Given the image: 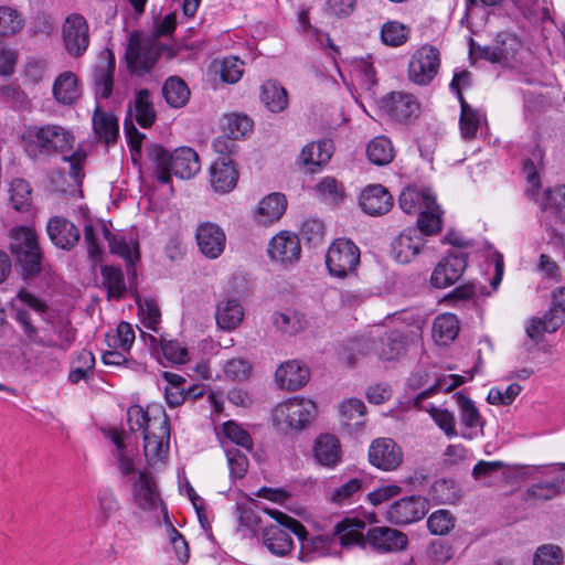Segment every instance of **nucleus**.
<instances>
[{"instance_id": "nucleus-1", "label": "nucleus", "mask_w": 565, "mask_h": 565, "mask_svg": "<svg viewBox=\"0 0 565 565\" xmlns=\"http://www.w3.org/2000/svg\"><path fill=\"white\" fill-rule=\"evenodd\" d=\"M127 422L131 431L143 433V451L149 465L163 462L170 448V420L166 412L158 406L143 409L132 405L127 411Z\"/></svg>"}, {"instance_id": "nucleus-2", "label": "nucleus", "mask_w": 565, "mask_h": 565, "mask_svg": "<svg viewBox=\"0 0 565 565\" xmlns=\"http://www.w3.org/2000/svg\"><path fill=\"white\" fill-rule=\"evenodd\" d=\"M147 154L153 166L154 175L161 183H169L171 174L180 179H191L201 170L199 154L189 147L178 148L170 153L162 146L151 143L147 146Z\"/></svg>"}, {"instance_id": "nucleus-3", "label": "nucleus", "mask_w": 565, "mask_h": 565, "mask_svg": "<svg viewBox=\"0 0 565 565\" xmlns=\"http://www.w3.org/2000/svg\"><path fill=\"white\" fill-rule=\"evenodd\" d=\"M22 140L26 154L32 159L55 156L72 150L75 137L60 125L30 126Z\"/></svg>"}, {"instance_id": "nucleus-4", "label": "nucleus", "mask_w": 565, "mask_h": 565, "mask_svg": "<svg viewBox=\"0 0 565 565\" xmlns=\"http://www.w3.org/2000/svg\"><path fill=\"white\" fill-rule=\"evenodd\" d=\"M10 238L17 273L24 281L35 279L42 271L43 259L36 233L31 227L20 226L11 231Z\"/></svg>"}, {"instance_id": "nucleus-5", "label": "nucleus", "mask_w": 565, "mask_h": 565, "mask_svg": "<svg viewBox=\"0 0 565 565\" xmlns=\"http://www.w3.org/2000/svg\"><path fill=\"white\" fill-rule=\"evenodd\" d=\"M398 203L405 213H418L417 226L426 236L441 230L440 209L429 189L407 186L402 191Z\"/></svg>"}, {"instance_id": "nucleus-6", "label": "nucleus", "mask_w": 565, "mask_h": 565, "mask_svg": "<svg viewBox=\"0 0 565 565\" xmlns=\"http://www.w3.org/2000/svg\"><path fill=\"white\" fill-rule=\"evenodd\" d=\"M264 512L277 522V524L265 526L263 530V543L271 554L285 556L292 551L291 533L300 541L307 539V530L296 519L274 509H264Z\"/></svg>"}, {"instance_id": "nucleus-7", "label": "nucleus", "mask_w": 565, "mask_h": 565, "mask_svg": "<svg viewBox=\"0 0 565 565\" xmlns=\"http://www.w3.org/2000/svg\"><path fill=\"white\" fill-rule=\"evenodd\" d=\"M162 51H167L168 57L174 56V51L163 46L154 38L132 32L128 35L125 52L127 70L131 74L145 75L156 65Z\"/></svg>"}, {"instance_id": "nucleus-8", "label": "nucleus", "mask_w": 565, "mask_h": 565, "mask_svg": "<svg viewBox=\"0 0 565 565\" xmlns=\"http://www.w3.org/2000/svg\"><path fill=\"white\" fill-rule=\"evenodd\" d=\"M316 404L302 397L279 403L271 412L274 425L282 431L301 430L315 417Z\"/></svg>"}, {"instance_id": "nucleus-9", "label": "nucleus", "mask_w": 565, "mask_h": 565, "mask_svg": "<svg viewBox=\"0 0 565 565\" xmlns=\"http://www.w3.org/2000/svg\"><path fill=\"white\" fill-rule=\"evenodd\" d=\"M565 322V287H557L552 292V306L544 317H533L525 326L527 337L537 342L543 333L557 331Z\"/></svg>"}, {"instance_id": "nucleus-10", "label": "nucleus", "mask_w": 565, "mask_h": 565, "mask_svg": "<svg viewBox=\"0 0 565 565\" xmlns=\"http://www.w3.org/2000/svg\"><path fill=\"white\" fill-rule=\"evenodd\" d=\"M360 263V249L350 239L338 238L329 247L326 264L330 274L343 278L353 273Z\"/></svg>"}, {"instance_id": "nucleus-11", "label": "nucleus", "mask_w": 565, "mask_h": 565, "mask_svg": "<svg viewBox=\"0 0 565 565\" xmlns=\"http://www.w3.org/2000/svg\"><path fill=\"white\" fill-rule=\"evenodd\" d=\"M439 66V51L433 45H423L409 60L408 78L417 85H427L437 75Z\"/></svg>"}, {"instance_id": "nucleus-12", "label": "nucleus", "mask_w": 565, "mask_h": 565, "mask_svg": "<svg viewBox=\"0 0 565 565\" xmlns=\"http://www.w3.org/2000/svg\"><path fill=\"white\" fill-rule=\"evenodd\" d=\"M63 42L67 53L82 56L89 45V29L86 19L77 13L68 15L63 24Z\"/></svg>"}, {"instance_id": "nucleus-13", "label": "nucleus", "mask_w": 565, "mask_h": 565, "mask_svg": "<svg viewBox=\"0 0 565 565\" xmlns=\"http://www.w3.org/2000/svg\"><path fill=\"white\" fill-rule=\"evenodd\" d=\"M428 511V501L422 495H409L395 501L386 518L391 523L406 525L423 519Z\"/></svg>"}, {"instance_id": "nucleus-14", "label": "nucleus", "mask_w": 565, "mask_h": 565, "mask_svg": "<svg viewBox=\"0 0 565 565\" xmlns=\"http://www.w3.org/2000/svg\"><path fill=\"white\" fill-rule=\"evenodd\" d=\"M467 266V254L463 252L449 253L435 267L430 282L436 288H447L461 278Z\"/></svg>"}, {"instance_id": "nucleus-15", "label": "nucleus", "mask_w": 565, "mask_h": 565, "mask_svg": "<svg viewBox=\"0 0 565 565\" xmlns=\"http://www.w3.org/2000/svg\"><path fill=\"white\" fill-rule=\"evenodd\" d=\"M402 448L391 438H377L369 448V460L372 466L383 471L396 470L403 462Z\"/></svg>"}, {"instance_id": "nucleus-16", "label": "nucleus", "mask_w": 565, "mask_h": 565, "mask_svg": "<svg viewBox=\"0 0 565 565\" xmlns=\"http://www.w3.org/2000/svg\"><path fill=\"white\" fill-rule=\"evenodd\" d=\"M455 398L459 408L460 436L467 440H473L482 436L484 419L475 403L462 393H456Z\"/></svg>"}, {"instance_id": "nucleus-17", "label": "nucleus", "mask_w": 565, "mask_h": 565, "mask_svg": "<svg viewBox=\"0 0 565 565\" xmlns=\"http://www.w3.org/2000/svg\"><path fill=\"white\" fill-rule=\"evenodd\" d=\"M268 255L271 260L282 265L299 260L301 246L298 236L288 231H281L269 242Z\"/></svg>"}, {"instance_id": "nucleus-18", "label": "nucleus", "mask_w": 565, "mask_h": 565, "mask_svg": "<svg viewBox=\"0 0 565 565\" xmlns=\"http://www.w3.org/2000/svg\"><path fill=\"white\" fill-rule=\"evenodd\" d=\"M195 237L200 252L206 258L216 259L225 249L226 236L217 224L211 222L200 224Z\"/></svg>"}, {"instance_id": "nucleus-19", "label": "nucleus", "mask_w": 565, "mask_h": 565, "mask_svg": "<svg viewBox=\"0 0 565 565\" xmlns=\"http://www.w3.org/2000/svg\"><path fill=\"white\" fill-rule=\"evenodd\" d=\"M423 233L417 227H407L393 241L392 256L401 264L412 262L420 252L425 244Z\"/></svg>"}, {"instance_id": "nucleus-20", "label": "nucleus", "mask_w": 565, "mask_h": 565, "mask_svg": "<svg viewBox=\"0 0 565 565\" xmlns=\"http://www.w3.org/2000/svg\"><path fill=\"white\" fill-rule=\"evenodd\" d=\"M522 44L518 36L509 32H501L497 35L492 45L483 49V56L503 65H512Z\"/></svg>"}, {"instance_id": "nucleus-21", "label": "nucleus", "mask_w": 565, "mask_h": 565, "mask_svg": "<svg viewBox=\"0 0 565 565\" xmlns=\"http://www.w3.org/2000/svg\"><path fill=\"white\" fill-rule=\"evenodd\" d=\"M366 542L380 553L398 552L406 547L407 536L392 527L376 526L366 533Z\"/></svg>"}, {"instance_id": "nucleus-22", "label": "nucleus", "mask_w": 565, "mask_h": 565, "mask_svg": "<svg viewBox=\"0 0 565 565\" xmlns=\"http://www.w3.org/2000/svg\"><path fill=\"white\" fill-rule=\"evenodd\" d=\"M51 242L61 249L71 250L79 241V230L63 216H54L46 224Z\"/></svg>"}, {"instance_id": "nucleus-23", "label": "nucleus", "mask_w": 565, "mask_h": 565, "mask_svg": "<svg viewBox=\"0 0 565 565\" xmlns=\"http://www.w3.org/2000/svg\"><path fill=\"white\" fill-rule=\"evenodd\" d=\"M386 113L397 121H408L419 114V104L416 98L406 93H391L383 103Z\"/></svg>"}, {"instance_id": "nucleus-24", "label": "nucleus", "mask_w": 565, "mask_h": 565, "mask_svg": "<svg viewBox=\"0 0 565 565\" xmlns=\"http://www.w3.org/2000/svg\"><path fill=\"white\" fill-rule=\"evenodd\" d=\"M309 379V369L295 360L280 364L275 373L277 385L288 391H295L305 386Z\"/></svg>"}, {"instance_id": "nucleus-25", "label": "nucleus", "mask_w": 565, "mask_h": 565, "mask_svg": "<svg viewBox=\"0 0 565 565\" xmlns=\"http://www.w3.org/2000/svg\"><path fill=\"white\" fill-rule=\"evenodd\" d=\"M360 205L366 214L382 215L391 210L393 196L381 184L369 185L360 195Z\"/></svg>"}, {"instance_id": "nucleus-26", "label": "nucleus", "mask_w": 565, "mask_h": 565, "mask_svg": "<svg viewBox=\"0 0 565 565\" xmlns=\"http://www.w3.org/2000/svg\"><path fill=\"white\" fill-rule=\"evenodd\" d=\"M332 156V143L330 140L310 142L305 146L299 156V163L309 173H316L324 166Z\"/></svg>"}, {"instance_id": "nucleus-27", "label": "nucleus", "mask_w": 565, "mask_h": 565, "mask_svg": "<svg viewBox=\"0 0 565 565\" xmlns=\"http://www.w3.org/2000/svg\"><path fill=\"white\" fill-rule=\"evenodd\" d=\"M238 173L230 158H220L211 167V184L216 192L226 193L236 186Z\"/></svg>"}, {"instance_id": "nucleus-28", "label": "nucleus", "mask_w": 565, "mask_h": 565, "mask_svg": "<svg viewBox=\"0 0 565 565\" xmlns=\"http://www.w3.org/2000/svg\"><path fill=\"white\" fill-rule=\"evenodd\" d=\"M286 207L287 200L284 194L270 193L258 203L255 210V218L260 224H271L282 216Z\"/></svg>"}, {"instance_id": "nucleus-29", "label": "nucleus", "mask_w": 565, "mask_h": 565, "mask_svg": "<svg viewBox=\"0 0 565 565\" xmlns=\"http://www.w3.org/2000/svg\"><path fill=\"white\" fill-rule=\"evenodd\" d=\"M135 503L142 510L156 509L159 504V493L152 477L146 472H140L137 481L134 483Z\"/></svg>"}, {"instance_id": "nucleus-30", "label": "nucleus", "mask_w": 565, "mask_h": 565, "mask_svg": "<svg viewBox=\"0 0 565 565\" xmlns=\"http://www.w3.org/2000/svg\"><path fill=\"white\" fill-rule=\"evenodd\" d=\"M52 93L58 104H73L81 96L76 75L71 71L61 73L54 81Z\"/></svg>"}, {"instance_id": "nucleus-31", "label": "nucleus", "mask_w": 565, "mask_h": 565, "mask_svg": "<svg viewBox=\"0 0 565 565\" xmlns=\"http://www.w3.org/2000/svg\"><path fill=\"white\" fill-rule=\"evenodd\" d=\"M105 64L98 65L94 72L95 93L98 97L108 98L113 92L115 55L110 50L105 51Z\"/></svg>"}, {"instance_id": "nucleus-32", "label": "nucleus", "mask_w": 565, "mask_h": 565, "mask_svg": "<svg viewBox=\"0 0 565 565\" xmlns=\"http://www.w3.org/2000/svg\"><path fill=\"white\" fill-rule=\"evenodd\" d=\"M243 318L244 310L238 300L226 298L217 303L215 319L221 329L233 330L241 324Z\"/></svg>"}, {"instance_id": "nucleus-33", "label": "nucleus", "mask_w": 565, "mask_h": 565, "mask_svg": "<svg viewBox=\"0 0 565 565\" xmlns=\"http://www.w3.org/2000/svg\"><path fill=\"white\" fill-rule=\"evenodd\" d=\"M365 529V523L361 520H351L345 519L338 522L333 526L332 536L337 537L340 544L344 547L354 545V544H364L363 530Z\"/></svg>"}, {"instance_id": "nucleus-34", "label": "nucleus", "mask_w": 565, "mask_h": 565, "mask_svg": "<svg viewBox=\"0 0 565 565\" xmlns=\"http://www.w3.org/2000/svg\"><path fill=\"white\" fill-rule=\"evenodd\" d=\"M315 457L317 461L326 467H334L340 461L339 439L331 435H320L315 443Z\"/></svg>"}, {"instance_id": "nucleus-35", "label": "nucleus", "mask_w": 565, "mask_h": 565, "mask_svg": "<svg viewBox=\"0 0 565 565\" xmlns=\"http://www.w3.org/2000/svg\"><path fill=\"white\" fill-rule=\"evenodd\" d=\"M93 129L106 143L114 142L119 135L118 119L113 113L104 111L97 105L93 116Z\"/></svg>"}, {"instance_id": "nucleus-36", "label": "nucleus", "mask_w": 565, "mask_h": 565, "mask_svg": "<svg viewBox=\"0 0 565 565\" xmlns=\"http://www.w3.org/2000/svg\"><path fill=\"white\" fill-rule=\"evenodd\" d=\"M273 323L275 328L287 335H295L305 330L307 320L305 315L292 309L275 312L273 315Z\"/></svg>"}, {"instance_id": "nucleus-37", "label": "nucleus", "mask_w": 565, "mask_h": 565, "mask_svg": "<svg viewBox=\"0 0 565 565\" xmlns=\"http://www.w3.org/2000/svg\"><path fill=\"white\" fill-rule=\"evenodd\" d=\"M260 99L273 113H280L288 105L286 89L275 81H267L262 85Z\"/></svg>"}, {"instance_id": "nucleus-38", "label": "nucleus", "mask_w": 565, "mask_h": 565, "mask_svg": "<svg viewBox=\"0 0 565 565\" xmlns=\"http://www.w3.org/2000/svg\"><path fill=\"white\" fill-rule=\"evenodd\" d=\"M459 103L461 108L460 114V132L465 139L476 138L477 131L483 119V115L471 105H469L463 98L462 94H459Z\"/></svg>"}, {"instance_id": "nucleus-39", "label": "nucleus", "mask_w": 565, "mask_h": 565, "mask_svg": "<svg viewBox=\"0 0 565 565\" xmlns=\"http://www.w3.org/2000/svg\"><path fill=\"white\" fill-rule=\"evenodd\" d=\"M365 409L364 403L359 398H349L342 402L340 405L342 424L348 427L350 431L359 430L364 424L363 416Z\"/></svg>"}, {"instance_id": "nucleus-40", "label": "nucleus", "mask_w": 565, "mask_h": 565, "mask_svg": "<svg viewBox=\"0 0 565 565\" xmlns=\"http://www.w3.org/2000/svg\"><path fill=\"white\" fill-rule=\"evenodd\" d=\"M459 331V321L452 313L438 316L433 324V337L438 344L446 345L452 341Z\"/></svg>"}, {"instance_id": "nucleus-41", "label": "nucleus", "mask_w": 565, "mask_h": 565, "mask_svg": "<svg viewBox=\"0 0 565 565\" xmlns=\"http://www.w3.org/2000/svg\"><path fill=\"white\" fill-rule=\"evenodd\" d=\"M162 95L171 107L181 108L189 102L190 90L184 81L172 76L164 82Z\"/></svg>"}, {"instance_id": "nucleus-42", "label": "nucleus", "mask_w": 565, "mask_h": 565, "mask_svg": "<svg viewBox=\"0 0 565 565\" xmlns=\"http://www.w3.org/2000/svg\"><path fill=\"white\" fill-rule=\"evenodd\" d=\"M134 109L135 118L142 128H149L154 122L157 115L148 89L136 93Z\"/></svg>"}, {"instance_id": "nucleus-43", "label": "nucleus", "mask_w": 565, "mask_h": 565, "mask_svg": "<svg viewBox=\"0 0 565 565\" xmlns=\"http://www.w3.org/2000/svg\"><path fill=\"white\" fill-rule=\"evenodd\" d=\"M366 154L372 163L386 166L394 158V148L390 139L384 136H379L367 143Z\"/></svg>"}, {"instance_id": "nucleus-44", "label": "nucleus", "mask_w": 565, "mask_h": 565, "mask_svg": "<svg viewBox=\"0 0 565 565\" xmlns=\"http://www.w3.org/2000/svg\"><path fill=\"white\" fill-rule=\"evenodd\" d=\"M107 239L110 252L122 257L128 267L134 266L139 259L138 244L136 242H127L118 235L108 236Z\"/></svg>"}, {"instance_id": "nucleus-45", "label": "nucleus", "mask_w": 565, "mask_h": 565, "mask_svg": "<svg viewBox=\"0 0 565 565\" xmlns=\"http://www.w3.org/2000/svg\"><path fill=\"white\" fill-rule=\"evenodd\" d=\"M465 383V377L461 375H444L440 377H437L436 383L428 387L427 390L420 392L415 398H414V406L420 408V403L427 398L430 397L436 391H444V392H450L454 388L460 386Z\"/></svg>"}, {"instance_id": "nucleus-46", "label": "nucleus", "mask_w": 565, "mask_h": 565, "mask_svg": "<svg viewBox=\"0 0 565 565\" xmlns=\"http://www.w3.org/2000/svg\"><path fill=\"white\" fill-rule=\"evenodd\" d=\"M545 214H554L562 222H565V185H556L546 190Z\"/></svg>"}, {"instance_id": "nucleus-47", "label": "nucleus", "mask_w": 565, "mask_h": 565, "mask_svg": "<svg viewBox=\"0 0 565 565\" xmlns=\"http://www.w3.org/2000/svg\"><path fill=\"white\" fill-rule=\"evenodd\" d=\"M120 509L119 501L111 489H104L98 494L97 522L105 525L108 520Z\"/></svg>"}, {"instance_id": "nucleus-48", "label": "nucleus", "mask_w": 565, "mask_h": 565, "mask_svg": "<svg viewBox=\"0 0 565 565\" xmlns=\"http://www.w3.org/2000/svg\"><path fill=\"white\" fill-rule=\"evenodd\" d=\"M565 554L556 544H542L533 555V565H563Z\"/></svg>"}, {"instance_id": "nucleus-49", "label": "nucleus", "mask_w": 565, "mask_h": 565, "mask_svg": "<svg viewBox=\"0 0 565 565\" xmlns=\"http://www.w3.org/2000/svg\"><path fill=\"white\" fill-rule=\"evenodd\" d=\"M456 524V519L448 510H437L427 519V527L434 535L448 534Z\"/></svg>"}, {"instance_id": "nucleus-50", "label": "nucleus", "mask_w": 565, "mask_h": 565, "mask_svg": "<svg viewBox=\"0 0 565 565\" xmlns=\"http://www.w3.org/2000/svg\"><path fill=\"white\" fill-rule=\"evenodd\" d=\"M102 276L108 295L117 299L120 298L126 290L121 269L115 266H104L102 267Z\"/></svg>"}, {"instance_id": "nucleus-51", "label": "nucleus", "mask_w": 565, "mask_h": 565, "mask_svg": "<svg viewBox=\"0 0 565 565\" xmlns=\"http://www.w3.org/2000/svg\"><path fill=\"white\" fill-rule=\"evenodd\" d=\"M409 34V29L397 22L388 21L382 25L381 38L384 44L390 46H399L404 44Z\"/></svg>"}, {"instance_id": "nucleus-52", "label": "nucleus", "mask_w": 565, "mask_h": 565, "mask_svg": "<svg viewBox=\"0 0 565 565\" xmlns=\"http://www.w3.org/2000/svg\"><path fill=\"white\" fill-rule=\"evenodd\" d=\"M23 26L20 12L11 7H0V35L9 36L18 33Z\"/></svg>"}, {"instance_id": "nucleus-53", "label": "nucleus", "mask_w": 565, "mask_h": 565, "mask_svg": "<svg viewBox=\"0 0 565 565\" xmlns=\"http://www.w3.org/2000/svg\"><path fill=\"white\" fill-rule=\"evenodd\" d=\"M231 477L241 479L245 476L248 469V460L246 455L227 443L223 444Z\"/></svg>"}, {"instance_id": "nucleus-54", "label": "nucleus", "mask_w": 565, "mask_h": 565, "mask_svg": "<svg viewBox=\"0 0 565 565\" xmlns=\"http://www.w3.org/2000/svg\"><path fill=\"white\" fill-rule=\"evenodd\" d=\"M375 350L383 360L396 359L404 351L403 338L399 333L392 332L380 339V347H376Z\"/></svg>"}, {"instance_id": "nucleus-55", "label": "nucleus", "mask_w": 565, "mask_h": 565, "mask_svg": "<svg viewBox=\"0 0 565 565\" xmlns=\"http://www.w3.org/2000/svg\"><path fill=\"white\" fill-rule=\"evenodd\" d=\"M86 159V153L82 150L74 151L71 156H63V160L70 164L68 186L71 191H75L79 188L84 178L83 163Z\"/></svg>"}, {"instance_id": "nucleus-56", "label": "nucleus", "mask_w": 565, "mask_h": 565, "mask_svg": "<svg viewBox=\"0 0 565 565\" xmlns=\"http://www.w3.org/2000/svg\"><path fill=\"white\" fill-rule=\"evenodd\" d=\"M426 411L429 413L435 424L444 431L447 437L452 438L458 436V431L456 429V419L450 411L436 406H430Z\"/></svg>"}, {"instance_id": "nucleus-57", "label": "nucleus", "mask_w": 565, "mask_h": 565, "mask_svg": "<svg viewBox=\"0 0 565 565\" xmlns=\"http://www.w3.org/2000/svg\"><path fill=\"white\" fill-rule=\"evenodd\" d=\"M559 486L556 482H539L527 488L524 500L530 501H548L559 494Z\"/></svg>"}, {"instance_id": "nucleus-58", "label": "nucleus", "mask_w": 565, "mask_h": 565, "mask_svg": "<svg viewBox=\"0 0 565 565\" xmlns=\"http://www.w3.org/2000/svg\"><path fill=\"white\" fill-rule=\"evenodd\" d=\"M10 192L11 204L17 211H23L30 205L31 189L26 181L22 179L13 180Z\"/></svg>"}, {"instance_id": "nucleus-59", "label": "nucleus", "mask_w": 565, "mask_h": 565, "mask_svg": "<svg viewBox=\"0 0 565 565\" xmlns=\"http://www.w3.org/2000/svg\"><path fill=\"white\" fill-rule=\"evenodd\" d=\"M521 391L522 386L518 383H512L505 388L492 387L488 393L487 401L492 405H511Z\"/></svg>"}, {"instance_id": "nucleus-60", "label": "nucleus", "mask_w": 565, "mask_h": 565, "mask_svg": "<svg viewBox=\"0 0 565 565\" xmlns=\"http://www.w3.org/2000/svg\"><path fill=\"white\" fill-rule=\"evenodd\" d=\"M138 313L141 322L146 328L156 330L157 324L160 321V311L157 303L152 299H138Z\"/></svg>"}, {"instance_id": "nucleus-61", "label": "nucleus", "mask_w": 565, "mask_h": 565, "mask_svg": "<svg viewBox=\"0 0 565 565\" xmlns=\"http://www.w3.org/2000/svg\"><path fill=\"white\" fill-rule=\"evenodd\" d=\"M225 437L234 445L241 446L245 450H252L253 440L249 434L236 423L230 420L223 425Z\"/></svg>"}, {"instance_id": "nucleus-62", "label": "nucleus", "mask_w": 565, "mask_h": 565, "mask_svg": "<svg viewBox=\"0 0 565 565\" xmlns=\"http://www.w3.org/2000/svg\"><path fill=\"white\" fill-rule=\"evenodd\" d=\"M362 483V480L353 478L340 487L333 489L330 494L331 502L335 504H343L350 501L355 494L361 492Z\"/></svg>"}, {"instance_id": "nucleus-63", "label": "nucleus", "mask_w": 565, "mask_h": 565, "mask_svg": "<svg viewBox=\"0 0 565 565\" xmlns=\"http://www.w3.org/2000/svg\"><path fill=\"white\" fill-rule=\"evenodd\" d=\"M252 129V120L244 115H230L226 117V122L223 126L224 132L233 137L235 140L243 137Z\"/></svg>"}, {"instance_id": "nucleus-64", "label": "nucleus", "mask_w": 565, "mask_h": 565, "mask_svg": "<svg viewBox=\"0 0 565 565\" xmlns=\"http://www.w3.org/2000/svg\"><path fill=\"white\" fill-rule=\"evenodd\" d=\"M109 339L113 341V343H109V347L120 349L125 352L129 351L135 341V332L131 324L124 321L120 322L116 329V333Z\"/></svg>"}]
</instances>
